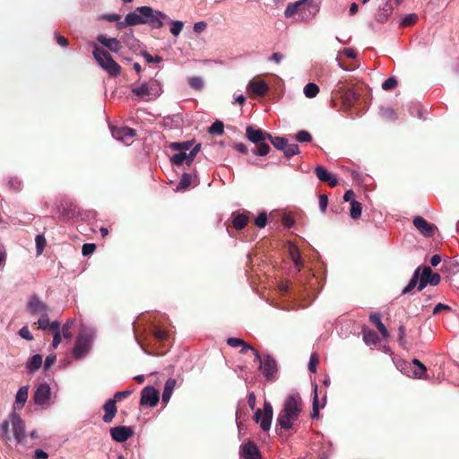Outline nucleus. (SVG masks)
I'll return each mask as SVG.
<instances>
[{
  "instance_id": "nucleus-17",
  "label": "nucleus",
  "mask_w": 459,
  "mask_h": 459,
  "mask_svg": "<svg viewBox=\"0 0 459 459\" xmlns=\"http://www.w3.org/2000/svg\"><path fill=\"white\" fill-rule=\"evenodd\" d=\"M315 174L320 181L327 183L331 187L338 185L336 177L322 166L315 168Z\"/></svg>"
},
{
  "instance_id": "nucleus-30",
  "label": "nucleus",
  "mask_w": 459,
  "mask_h": 459,
  "mask_svg": "<svg viewBox=\"0 0 459 459\" xmlns=\"http://www.w3.org/2000/svg\"><path fill=\"white\" fill-rule=\"evenodd\" d=\"M421 267H418L410 280L408 285L403 290L402 294H407L410 293L420 282V273Z\"/></svg>"
},
{
  "instance_id": "nucleus-34",
  "label": "nucleus",
  "mask_w": 459,
  "mask_h": 459,
  "mask_svg": "<svg viewBox=\"0 0 459 459\" xmlns=\"http://www.w3.org/2000/svg\"><path fill=\"white\" fill-rule=\"evenodd\" d=\"M362 212L361 204L356 200H351V209L350 215L353 220H358L360 218Z\"/></svg>"
},
{
  "instance_id": "nucleus-60",
  "label": "nucleus",
  "mask_w": 459,
  "mask_h": 459,
  "mask_svg": "<svg viewBox=\"0 0 459 459\" xmlns=\"http://www.w3.org/2000/svg\"><path fill=\"white\" fill-rule=\"evenodd\" d=\"M96 250V245L92 243L83 244L82 253L83 255H89Z\"/></svg>"
},
{
  "instance_id": "nucleus-57",
  "label": "nucleus",
  "mask_w": 459,
  "mask_h": 459,
  "mask_svg": "<svg viewBox=\"0 0 459 459\" xmlns=\"http://www.w3.org/2000/svg\"><path fill=\"white\" fill-rule=\"evenodd\" d=\"M38 325L39 329L46 330L49 325V320L48 314H43L40 316V318L36 323Z\"/></svg>"
},
{
  "instance_id": "nucleus-42",
  "label": "nucleus",
  "mask_w": 459,
  "mask_h": 459,
  "mask_svg": "<svg viewBox=\"0 0 459 459\" xmlns=\"http://www.w3.org/2000/svg\"><path fill=\"white\" fill-rule=\"evenodd\" d=\"M192 147V142L186 141L183 143H172L170 148L174 151H181L186 152Z\"/></svg>"
},
{
  "instance_id": "nucleus-38",
  "label": "nucleus",
  "mask_w": 459,
  "mask_h": 459,
  "mask_svg": "<svg viewBox=\"0 0 459 459\" xmlns=\"http://www.w3.org/2000/svg\"><path fill=\"white\" fill-rule=\"evenodd\" d=\"M268 141L278 150L283 151L286 147V144L288 143L287 139L284 137H273L271 134V138H268Z\"/></svg>"
},
{
  "instance_id": "nucleus-44",
  "label": "nucleus",
  "mask_w": 459,
  "mask_h": 459,
  "mask_svg": "<svg viewBox=\"0 0 459 459\" xmlns=\"http://www.w3.org/2000/svg\"><path fill=\"white\" fill-rule=\"evenodd\" d=\"M209 133L213 134H222L224 132V125L221 121L216 120L210 127Z\"/></svg>"
},
{
  "instance_id": "nucleus-56",
  "label": "nucleus",
  "mask_w": 459,
  "mask_h": 459,
  "mask_svg": "<svg viewBox=\"0 0 459 459\" xmlns=\"http://www.w3.org/2000/svg\"><path fill=\"white\" fill-rule=\"evenodd\" d=\"M35 241H36L37 253L39 255L42 253V251L46 246V239H45L44 236L37 235Z\"/></svg>"
},
{
  "instance_id": "nucleus-26",
  "label": "nucleus",
  "mask_w": 459,
  "mask_h": 459,
  "mask_svg": "<svg viewBox=\"0 0 459 459\" xmlns=\"http://www.w3.org/2000/svg\"><path fill=\"white\" fill-rule=\"evenodd\" d=\"M176 385L177 381L174 378H169L166 381L164 390L162 393V403H164L165 404L169 403Z\"/></svg>"
},
{
  "instance_id": "nucleus-12",
  "label": "nucleus",
  "mask_w": 459,
  "mask_h": 459,
  "mask_svg": "<svg viewBox=\"0 0 459 459\" xmlns=\"http://www.w3.org/2000/svg\"><path fill=\"white\" fill-rule=\"evenodd\" d=\"M412 222L413 226L420 231V233L426 238L432 237L437 230L434 224L428 222L420 216L414 217Z\"/></svg>"
},
{
  "instance_id": "nucleus-6",
  "label": "nucleus",
  "mask_w": 459,
  "mask_h": 459,
  "mask_svg": "<svg viewBox=\"0 0 459 459\" xmlns=\"http://www.w3.org/2000/svg\"><path fill=\"white\" fill-rule=\"evenodd\" d=\"M273 414V406L269 402H264V411L258 409L255 413L254 420L257 423L260 422V427L264 431H267L271 427Z\"/></svg>"
},
{
  "instance_id": "nucleus-32",
  "label": "nucleus",
  "mask_w": 459,
  "mask_h": 459,
  "mask_svg": "<svg viewBox=\"0 0 459 459\" xmlns=\"http://www.w3.org/2000/svg\"><path fill=\"white\" fill-rule=\"evenodd\" d=\"M268 140L256 143V146L252 150L253 154L258 156H265L270 152V145L267 143Z\"/></svg>"
},
{
  "instance_id": "nucleus-18",
  "label": "nucleus",
  "mask_w": 459,
  "mask_h": 459,
  "mask_svg": "<svg viewBox=\"0 0 459 459\" xmlns=\"http://www.w3.org/2000/svg\"><path fill=\"white\" fill-rule=\"evenodd\" d=\"M27 308L30 313L35 314H47V305L41 301L38 296H31L28 301Z\"/></svg>"
},
{
  "instance_id": "nucleus-33",
  "label": "nucleus",
  "mask_w": 459,
  "mask_h": 459,
  "mask_svg": "<svg viewBox=\"0 0 459 459\" xmlns=\"http://www.w3.org/2000/svg\"><path fill=\"white\" fill-rule=\"evenodd\" d=\"M42 365V357L39 354H36L31 357L30 360L27 364L28 370L32 373L37 371Z\"/></svg>"
},
{
  "instance_id": "nucleus-3",
  "label": "nucleus",
  "mask_w": 459,
  "mask_h": 459,
  "mask_svg": "<svg viewBox=\"0 0 459 459\" xmlns=\"http://www.w3.org/2000/svg\"><path fill=\"white\" fill-rule=\"evenodd\" d=\"M155 9L151 6H139L132 13L126 15L125 20L117 23V28L121 30L128 26H136L140 24H147L151 15L154 13Z\"/></svg>"
},
{
  "instance_id": "nucleus-59",
  "label": "nucleus",
  "mask_w": 459,
  "mask_h": 459,
  "mask_svg": "<svg viewBox=\"0 0 459 459\" xmlns=\"http://www.w3.org/2000/svg\"><path fill=\"white\" fill-rule=\"evenodd\" d=\"M381 114H382V117H385V119H389V120L396 119L395 112L394 111V109H392L390 108H383L381 110Z\"/></svg>"
},
{
  "instance_id": "nucleus-46",
  "label": "nucleus",
  "mask_w": 459,
  "mask_h": 459,
  "mask_svg": "<svg viewBox=\"0 0 459 459\" xmlns=\"http://www.w3.org/2000/svg\"><path fill=\"white\" fill-rule=\"evenodd\" d=\"M284 155L287 158H290L299 152V145L296 143L289 144L287 143L285 149L283 150Z\"/></svg>"
},
{
  "instance_id": "nucleus-61",
  "label": "nucleus",
  "mask_w": 459,
  "mask_h": 459,
  "mask_svg": "<svg viewBox=\"0 0 459 459\" xmlns=\"http://www.w3.org/2000/svg\"><path fill=\"white\" fill-rule=\"evenodd\" d=\"M227 343L233 348H237L245 344V341L240 338L230 337L227 340Z\"/></svg>"
},
{
  "instance_id": "nucleus-21",
  "label": "nucleus",
  "mask_w": 459,
  "mask_h": 459,
  "mask_svg": "<svg viewBox=\"0 0 459 459\" xmlns=\"http://www.w3.org/2000/svg\"><path fill=\"white\" fill-rule=\"evenodd\" d=\"M112 135L116 139L125 143H128V142L134 137L135 131L129 127L115 128L112 130Z\"/></svg>"
},
{
  "instance_id": "nucleus-45",
  "label": "nucleus",
  "mask_w": 459,
  "mask_h": 459,
  "mask_svg": "<svg viewBox=\"0 0 459 459\" xmlns=\"http://www.w3.org/2000/svg\"><path fill=\"white\" fill-rule=\"evenodd\" d=\"M152 334L154 338L160 342L167 341L169 334L165 330H162L157 326L153 328Z\"/></svg>"
},
{
  "instance_id": "nucleus-19",
  "label": "nucleus",
  "mask_w": 459,
  "mask_h": 459,
  "mask_svg": "<svg viewBox=\"0 0 459 459\" xmlns=\"http://www.w3.org/2000/svg\"><path fill=\"white\" fill-rule=\"evenodd\" d=\"M241 459H261L260 452L253 442H247L241 446Z\"/></svg>"
},
{
  "instance_id": "nucleus-8",
  "label": "nucleus",
  "mask_w": 459,
  "mask_h": 459,
  "mask_svg": "<svg viewBox=\"0 0 459 459\" xmlns=\"http://www.w3.org/2000/svg\"><path fill=\"white\" fill-rule=\"evenodd\" d=\"M160 399L159 391L152 386H145L141 392L140 404L142 406L154 407Z\"/></svg>"
},
{
  "instance_id": "nucleus-23",
  "label": "nucleus",
  "mask_w": 459,
  "mask_h": 459,
  "mask_svg": "<svg viewBox=\"0 0 459 459\" xmlns=\"http://www.w3.org/2000/svg\"><path fill=\"white\" fill-rule=\"evenodd\" d=\"M168 19L166 13L155 10L152 15H151L149 21H147V25H149L152 29H160L164 26L163 21Z\"/></svg>"
},
{
  "instance_id": "nucleus-22",
  "label": "nucleus",
  "mask_w": 459,
  "mask_h": 459,
  "mask_svg": "<svg viewBox=\"0 0 459 459\" xmlns=\"http://www.w3.org/2000/svg\"><path fill=\"white\" fill-rule=\"evenodd\" d=\"M105 414L103 415V421L109 423L113 420L117 414V409L116 405V399H108L103 405Z\"/></svg>"
},
{
  "instance_id": "nucleus-43",
  "label": "nucleus",
  "mask_w": 459,
  "mask_h": 459,
  "mask_svg": "<svg viewBox=\"0 0 459 459\" xmlns=\"http://www.w3.org/2000/svg\"><path fill=\"white\" fill-rule=\"evenodd\" d=\"M10 423H11V421H10V419H9V420H4L1 424L0 438L4 440V441H8V440L11 439V436L9 434V425H10Z\"/></svg>"
},
{
  "instance_id": "nucleus-7",
  "label": "nucleus",
  "mask_w": 459,
  "mask_h": 459,
  "mask_svg": "<svg viewBox=\"0 0 459 459\" xmlns=\"http://www.w3.org/2000/svg\"><path fill=\"white\" fill-rule=\"evenodd\" d=\"M422 273L420 274L418 290H423L427 284L437 286L441 281V276L437 273H433L431 268L429 266L421 267Z\"/></svg>"
},
{
  "instance_id": "nucleus-50",
  "label": "nucleus",
  "mask_w": 459,
  "mask_h": 459,
  "mask_svg": "<svg viewBox=\"0 0 459 459\" xmlns=\"http://www.w3.org/2000/svg\"><path fill=\"white\" fill-rule=\"evenodd\" d=\"M183 27H184V24H183L182 22H180V21H172L171 22L170 32L174 36H178L180 34V32L182 31Z\"/></svg>"
},
{
  "instance_id": "nucleus-39",
  "label": "nucleus",
  "mask_w": 459,
  "mask_h": 459,
  "mask_svg": "<svg viewBox=\"0 0 459 459\" xmlns=\"http://www.w3.org/2000/svg\"><path fill=\"white\" fill-rule=\"evenodd\" d=\"M318 92L319 87L314 82L307 83L304 88V94L307 98H314L317 95Z\"/></svg>"
},
{
  "instance_id": "nucleus-27",
  "label": "nucleus",
  "mask_w": 459,
  "mask_h": 459,
  "mask_svg": "<svg viewBox=\"0 0 459 459\" xmlns=\"http://www.w3.org/2000/svg\"><path fill=\"white\" fill-rule=\"evenodd\" d=\"M362 333L363 340L368 345H376L379 342V337L374 330L364 327Z\"/></svg>"
},
{
  "instance_id": "nucleus-58",
  "label": "nucleus",
  "mask_w": 459,
  "mask_h": 459,
  "mask_svg": "<svg viewBox=\"0 0 459 459\" xmlns=\"http://www.w3.org/2000/svg\"><path fill=\"white\" fill-rule=\"evenodd\" d=\"M318 416H319V406H318V397H317V393H316V388L311 417H312V419H316V418H318Z\"/></svg>"
},
{
  "instance_id": "nucleus-40",
  "label": "nucleus",
  "mask_w": 459,
  "mask_h": 459,
  "mask_svg": "<svg viewBox=\"0 0 459 459\" xmlns=\"http://www.w3.org/2000/svg\"><path fill=\"white\" fill-rule=\"evenodd\" d=\"M411 362L414 366L420 368V372H417V378L427 379L428 375H427V368L425 367V365L423 363H421L418 359H413Z\"/></svg>"
},
{
  "instance_id": "nucleus-11",
  "label": "nucleus",
  "mask_w": 459,
  "mask_h": 459,
  "mask_svg": "<svg viewBox=\"0 0 459 459\" xmlns=\"http://www.w3.org/2000/svg\"><path fill=\"white\" fill-rule=\"evenodd\" d=\"M109 432L112 439L118 443L125 442L134 435V429L126 426L113 427Z\"/></svg>"
},
{
  "instance_id": "nucleus-29",
  "label": "nucleus",
  "mask_w": 459,
  "mask_h": 459,
  "mask_svg": "<svg viewBox=\"0 0 459 459\" xmlns=\"http://www.w3.org/2000/svg\"><path fill=\"white\" fill-rule=\"evenodd\" d=\"M249 221L247 214L246 213H238L233 217L232 225L236 230H243Z\"/></svg>"
},
{
  "instance_id": "nucleus-10",
  "label": "nucleus",
  "mask_w": 459,
  "mask_h": 459,
  "mask_svg": "<svg viewBox=\"0 0 459 459\" xmlns=\"http://www.w3.org/2000/svg\"><path fill=\"white\" fill-rule=\"evenodd\" d=\"M58 211L64 221H68L72 219L76 218L79 215L77 206L67 200H63L58 205Z\"/></svg>"
},
{
  "instance_id": "nucleus-62",
  "label": "nucleus",
  "mask_w": 459,
  "mask_h": 459,
  "mask_svg": "<svg viewBox=\"0 0 459 459\" xmlns=\"http://www.w3.org/2000/svg\"><path fill=\"white\" fill-rule=\"evenodd\" d=\"M328 205V197L326 195H319V207L322 212H325Z\"/></svg>"
},
{
  "instance_id": "nucleus-53",
  "label": "nucleus",
  "mask_w": 459,
  "mask_h": 459,
  "mask_svg": "<svg viewBox=\"0 0 459 459\" xmlns=\"http://www.w3.org/2000/svg\"><path fill=\"white\" fill-rule=\"evenodd\" d=\"M297 141L299 143H309L312 140V135L307 131H299L296 135Z\"/></svg>"
},
{
  "instance_id": "nucleus-52",
  "label": "nucleus",
  "mask_w": 459,
  "mask_h": 459,
  "mask_svg": "<svg viewBox=\"0 0 459 459\" xmlns=\"http://www.w3.org/2000/svg\"><path fill=\"white\" fill-rule=\"evenodd\" d=\"M397 83V80L394 77H390L382 83V89L391 91L396 87Z\"/></svg>"
},
{
  "instance_id": "nucleus-9",
  "label": "nucleus",
  "mask_w": 459,
  "mask_h": 459,
  "mask_svg": "<svg viewBox=\"0 0 459 459\" xmlns=\"http://www.w3.org/2000/svg\"><path fill=\"white\" fill-rule=\"evenodd\" d=\"M311 4L312 0H299L295 3H290L284 11V15L286 18H291L299 14L303 19L306 13V6Z\"/></svg>"
},
{
  "instance_id": "nucleus-36",
  "label": "nucleus",
  "mask_w": 459,
  "mask_h": 459,
  "mask_svg": "<svg viewBox=\"0 0 459 459\" xmlns=\"http://www.w3.org/2000/svg\"><path fill=\"white\" fill-rule=\"evenodd\" d=\"M192 175L188 173H184L180 178L178 185L177 186V190L184 191L188 188V186L192 184Z\"/></svg>"
},
{
  "instance_id": "nucleus-1",
  "label": "nucleus",
  "mask_w": 459,
  "mask_h": 459,
  "mask_svg": "<svg viewBox=\"0 0 459 459\" xmlns=\"http://www.w3.org/2000/svg\"><path fill=\"white\" fill-rule=\"evenodd\" d=\"M304 407L303 400L299 393L290 394L283 402L282 408L278 414L276 425L281 429L290 430L294 428L295 421L299 420Z\"/></svg>"
},
{
  "instance_id": "nucleus-63",
  "label": "nucleus",
  "mask_w": 459,
  "mask_h": 459,
  "mask_svg": "<svg viewBox=\"0 0 459 459\" xmlns=\"http://www.w3.org/2000/svg\"><path fill=\"white\" fill-rule=\"evenodd\" d=\"M19 334H20L21 337H22L23 339H26L28 341H30V340L33 339V336L30 333L29 328L27 326L22 327L20 332H19Z\"/></svg>"
},
{
  "instance_id": "nucleus-41",
  "label": "nucleus",
  "mask_w": 459,
  "mask_h": 459,
  "mask_svg": "<svg viewBox=\"0 0 459 459\" xmlns=\"http://www.w3.org/2000/svg\"><path fill=\"white\" fill-rule=\"evenodd\" d=\"M179 152L178 153H175L170 160H171V163H173L174 165H177V166H180L182 165L184 162L186 163V152H181V151H178Z\"/></svg>"
},
{
  "instance_id": "nucleus-16",
  "label": "nucleus",
  "mask_w": 459,
  "mask_h": 459,
  "mask_svg": "<svg viewBox=\"0 0 459 459\" xmlns=\"http://www.w3.org/2000/svg\"><path fill=\"white\" fill-rule=\"evenodd\" d=\"M51 391L48 384L44 383L38 386L36 389L33 399L36 404L44 405L50 399Z\"/></svg>"
},
{
  "instance_id": "nucleus-5",
  "label": "nucleus",
  "mask_w": 459,
  "mask_h": 459,
  "mask_svg": "<svg viewBox=\"0 0 459 459\" xmlns=\"http://www.w3.org/2000/svg\"><path fill=\"white\" fill-rule=\"evenodd\" d=\"M92 335L86 330H81L73 350V355L75 359H80L88 353L90 351Z\"/></svg>"
},
{
  "instance_id": "nucleus-51",
  "label": "nucleus",
  "mask_w": 459,
  "mask_h": 459,
  "mask_svg": "<svg viewBox=\"0 0 459 459\" xmlns=\"http://www.w3.org/2000/svg\"><path fill=\"white\" fill-rule=\"evenodd\" d=\"M318 363H319V359H318L317 354L316 353L311 354L309 362H308V369L312 373H316Z\"/></svg>"
},
{
  "instance_id": "nucleus-15",
  "label": "nucleus",
  "mask_w": 459,
  "mask_h": 459,
  "mask_svg": "<svg viewBox=\"0 0 459 459\" xmlns=\"http://www.w3.org/2000/svg\"><path fill=\"white\" fill-rule=\"evenodd\" d=\"M246 136L250 142L256 143L271 138V134L253 126H248L246 128Z\"/></svg>"
},
{
  "instance_id": "nucleus-54",
  "label": "nucleus",
  "mask_w": 459,
  "mask_h": 459,
  "mask_svg": "<svg viewBox=\"0 0 459 459\" xmlns=\"http://www.w3.org/2000/svg\"><path fill=\"white\" fill-rule=\"evenodd\" d=\"M266 221H267V213L265 212H262L256 217V219L255 221V224L256 227L262 229V228L265 227Z\"/></svg>"
},
{
  "instance_id": "nucleus-4",
  "label": "nucleus",
  "mask_w": 459,
  "mask_h": 459,
  "mask_svg": "<svg viewBox=\"0 0 459 459\" xmlns=\"http://www.w3.org/2000/svg\"><path fill=\"white\" fill-rule=\"evenodd\" d=\"M333 101L341 100L345 108H351L359 99L358 94L351 88L338 83L332 91Z\"/></svg>"
},
{
  "instance_id": "nucleus-25",
  "label": "nucleus",
  "mask_w": 459,
  "mask_h": 459,
  "mask_svg": "<svg viewBox=\"0 0 459 459\" xmlns=\"http://www.w3.org/2000/svg\"><path fill=\"white\" fill-rule=\"evenodd\" d=\"M369 321L376 325L384 339L389 336V333L385 325L381 321V316L378 313L371 314Z\"/></svg>"
},
{
  "instance_id": "nucleus-64",
  "label": "nucleus",
  "mask_w": 459,
  "mask_h": 459,
  "mask_svg": "<svg viewBox=\"0 0 459 459\" xmlns=\"http://www.w3.org/2000/svg\"><path fill=\"white\" fill-rule=\"evenodd\" d=\"M444 310L449 311V310H451V307L447 305L438 303L437 305H436V307L433 309V315H437Z\"/></svg>"
},
{
  "instance_id": "nucleus-28",
  "label": "nucleus",
  "mask_w": 459,
  "mask_h": 459,
  "mask_svg": "<svg viewBox=\"0 0 459 459\" xmlns=\"http://www.w3.org/2000/svg\"><path fill=\"white\" fill-rule=\"evenodd\" d=\"M289 252H290V258H291L295 267L299 271H300L303 266V260L300 256V253H299L298 247L296 246H290Z\"/></svg>"
},
{
  "instance_id": "nucleus-37",
  "label": "nucleus",
  "mask_w": 459,
  "mask_h": 459,
  "mask_svg": "<svg viewBox=\"0 0 459 459\" xmlns=\"http://www.w3.org/2000/svg\"><path fill=\"white\" fill-rule=\"evenodd\" d=\"M27 399H28V386H22L16 394L15 403H20L21 406H23L24 403H26Z\"/></svg>"
},
{
  "instance_id": "nucleus-47",
  "label": "nucleus",
  "mask_w": 459,
  "mask_h": 459,
  "mask_svg": "<svg viewBox=\"0 0 459 459\" xmlns=\"http://www.w3.org/2000/svg\"><path fill=\"white\" fill-rule=\"evenodd\" d=\"M201 150V144H196L194 148H192L189 152V153H186V165L189 167L193 163L196 154Z\"/></svg>"
},
{
  "instance_id": "nucleus-35",
  "label": "nucleus",
  "mask_w": 459,
  "mask_h": 459,
  "mask_svg": "<svg viewBox=\"0 0 459 459\" xmlns=\"http://www.w3.org/2000/svg\"><path fill=\"white\" fill-rule=\"evenodd\" d=\"M132 92L138 97L144 98L151 94V88L147 83H143L140 86L134 87Z\"/></svg>"
},
{
  "instance_id": "nucleus-31",
  "label": "nucleus",
  "mask_w": 459,
  "mask_h": 459,
  "mask_svg": "<svg viewBox=\"0 0 459 459\" xmlns=\"http://www.w3.org/2000/svg\"><path fill=\"white\" fill-rule=\"evenodd\" d=\"M123 42L133 51H136L139 48V40L134 36L133 31L126 33L123 37Z\"/></svg>"
},
{
  "instance_id": "nucleus-20",
  "label": "nucleus",
  "mask_w": 459,
  "mask_h": 459,
  "mask_svg": "<svg viewBox=\"0 0 459 459\" xmlns=\"http://www.w3.org/2000/svg\"><path fill=\"white\" fill-rule=\"evenodd\" d=\"M97 40L99 43H100L101 45H103L104 47H106L107 48H108L110 51H112L114 53L119 52L122 48L121 41H119L116 38H108L104 34H100L97 37Z\"/></svg>"
},
{
  "instance_id": "nucleus-48",
  "label": "nucleus",
  "mask_w": 459,
  "mask_h": 459,
  "mask_svg": "<svg viewBox=\"0 0 459 459\" xmlns=\"http://www.w3.org/2000/svg\"><path fill=\"white\" fill-rule=\"evenodd\" d=\"M188 84L192 89L201 90L204 87V82L201 77L194 76L188 79Z\"/></svg>"
},
{
  "instance_id": "nucleus-2",
  "label": "nucleus",
  "mask_w": 459,
  "mask_h": 459,
  "mask_svg": "<svg viewBox=\"0 0 459 459\" xmlns=\"http://www.w3.org/2000/svg\"><path fill=\"white\" fill-rule=\"evenodd\" d=\"M92 55L98 65L110 76L117 77L121 74V66L114 60L112 56L105 49L94 44Z\"/></svg>"
},
{
  "instance_id": "nucleus-24",
  "label": "nucleus",
  "mask_w": 459,
  "mask_h": 459,
  "mask_svg": "<svg viewBox=\"0 0 459 459\" xmlns=\"http://www.w3.org/2000/svg\"><path fill=\"white\" fill-rule=\"evenodd\" d=\"M248 88L254 94L259 97L264 96L269 90L268 84L264 80L251 81Z\"/></svg>"
},
{
  "instance_id": "nucleus-13",
  "label": "nucleus",
  "mask_w": 459,
  "mask_h": 459,
  "mask_svg": "<svg viewBox=\"0 0 459 459\" xmlns=\"http://www.w3.org/2000/svg\"><path fill=\"white\" fill-rule=\"evenodd\" d=\"M10 421L13 427V432L17 442H22L25 437V426L22 420L16 414L10 415Z\"/></svg>"
},
{
  "instance_id": "nucleus-55",
  "label": "nucleus",
  "mask_w": 459,
  "mask_h": 459,
  "mask_svg": "<svg viewBox=\"0 0 459 459\" xmlns=\"http://www.w3.org/2000/svg\"><path fill=\"white\" fill-rule=\"evenodd\" d=\"M74 324V321H67L62 328V334L65 339L70 340L72 338V332L71 328Z\"/></svg>"
},
{
  "instance_id": "nucleus-49",
  "label": "nucleus",
  "mask_w": 459,
  "mask_h": 459,
  "mask_svg": "<svg viewBox=\"0 0 459 459\" xmlns=\"http://www.w3.org/2000/svg\"><path fill=\"white\" fill-rule=\"evenodd\" d=\"M418 21V15L415 13H410L407 14L402 21L401 24L402 26H412L414 25Z\"/></svg>"
},
{
  "instance_id": "nucleus-14",
  "label": "nucleus",
  "mask_w": 459,
  "mask_h": 459,
  "mask_svg": "<svg viewBox=\"0 0 459 459\" xmlns=\"http://www.w3.org/2000/svg\"><path fill=\"white\" fill-rule=\"evenodd\" d=\"M260 369L263 370V374L267 380H272L277 371L275 359L270 355H264V360L260 366Z\"/></svg>"
}]
</instances>
